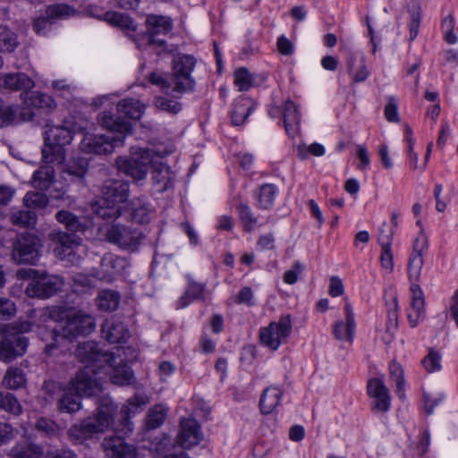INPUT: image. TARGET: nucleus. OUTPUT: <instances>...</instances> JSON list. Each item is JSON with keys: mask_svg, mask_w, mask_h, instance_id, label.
<instances>
[{"mask_svg": "<svg viewBox=\"0 0 458 458\" xmlns=\"http://www.w3.org/2000/svg\"><path fill=\"white\" fill-rule=\"evenodd\" d=\"M424 265L423 256L411 255L408 262L409 279L412 284H418Z\"/></svg>", "mask_w": 458, "mask_h": 458, "instance_id": "nucleus-51", "label": "nucleus"}, {"mask_svg": "<svg viewBox=\"0 0 458 458\" xmlns=\"http://www.w3.org/2000/svg\"><path fill=\"white\" fill-rule=\"evenodd\" d=\"M271 117H277L281 114L283 115L284 125L287 134L294 137L300 130L301 114L296 105L290 99H287L282 110L278 106H274L269 109Z\"/></svg>", "mask_w": 458, "mask_h": 458, "instance_id": "nucleus-19", "label": "nucleus"}, {"mask_svg": "<svg viewBox=\"0 0 458 458\" xmlns=\"http://www.w3.org/2000/svg\"><path fill=\"white\" fill-rule=\"evenodd\" d=\"M60 309H53L49 317L55 320L59 318ZM94 317L81 310H69L62 318L60 334L62 338L72 340L78 336H86L96 329Z\"/></svg>", "mask_w": 458, "mask_h": 458, "instance_id": "nucleus-3", "label": "nucleus"}, {"mask_svg": "<svg viewBox=\"0 0 458 458\" xmlns=\"http://www.w3.org/2000/svg\"><path fill=\"white\" fill-rule=\"evenodd\" d=\"M293 331L290 315L281 316L278 321H273L259 331V343L271 351H276L287 342Z\"/></svg>", "mask_w": 458, "mask_h": 458, "instance_id": "nucleus-7", "label": "nucleus"}, {"mask_svg": "<svg viewBox=\"0 0 458 458\" xmlns=\"http://www.w3.org/2000/svg\"><path fill=\"white\" fill-rule=\"evenodd\" d=\"M55 178L54 168L50 165H43L34 172L32 185L40 190H47Z\"/></svg>", "mask_w": 458, "mask_h": 458, "instance_id": "nucleus-37", "label": "nucleus"}, {"mask_svg": "<svg viewBox=\"0 0 458 458\" xmlns=\"http://www.w3.org/2000/svg\"><path fill=\"white\" fill-rule=\"evenodd\" d=\"M203 439L199 423L194 418H183L180 422V431L176 443L183 449L198 445Z\"/></svg>", "mask_w": 458, "mask_h": 458, "instance_id": "nucleus-18", "label": "nucleus"}, {"mask_svg": "<svg viewBox=\"0 0 458 458\" xmlns=\"http://www.w3.org/2000/svg\"><path fill=\"white\" fill-rule=\"evenodd\" d=\"M355 55H352L349 57L348 60V72L352 77V81L354 83H359L364 81L369 75V72L365 64L364 58L361 57L360 59V65L355 67L354 60Z\"/></svg>", "mask_w": 458, "mask_h": 458, "instance_id": "nucleus-45", "label": "nucleus"}, {"mask_svg": "<svg viewBox=\"0 0 458 458\" xmlns=\"http://www.w3.org/2000/svg\"><path fill=\"white\" fill-rule=\"evenodd\" d=\"M428 247V240L423 230H420L413 242L412 253L414 256H423L424 251Z\"/></svg>", "mask_w": 458, "mask_h": 458, "instance_id": "nucleus-60", "label": "nucleus"}, {"mask_svg": "<svg viewBox=\"0 0 458 458\" xmlns=\"http://www.w3.org/2000/svg\"><path fill=\"white\" fill-rule=\"evenodd\" d=\"M120 301V296L114 291H102L97 298V305L99 310L104 311H114L117 309Z\"/></svg>", "mask_w": 458, "mask_h": 458, "instance_id": "nucleus-42", "label": "nucleus"}, {"mask_svg": "<svg viewBox=\"0 0 458 458\" xmlns=\"http://www.w3.org/2000/svg\"><path fill=\"white\" fill-rule=\"evenodd\" d=\"M12 458H40L43 450L39 445L23 441L17 443L10 451Z\"/></svg>", "mask_w": 458, "mask_h": 458, "instance_id": "nucleus-33", "label": "nucleus"}, {"mask_svg": "<svg viewBox=\"0 0 458 458\" xmlns=\"http://www.w3.org/2000/svg\"><path fill=\"white\" fill-rule=\"evenodd\" d=\"M118 437H106L103 447L107 456L112 458H135L137 451L134 445L124 442L122 434Z\"/></svg>", "mask_w": 458, "mask_h": 458, "instance_id": "nucleus-24", "label": "nucleus"}, {"mask_svg": "<svg viewBox=\"0 0 458 458\" xmlns=\"http://www.w3.org/2000/svg\"><path fill=\"white\" fill-rule=\"evenodd\" d=\"M284 391L279 387L271 386L266 388L260 397L259 406L263 414H270L276 411L281 403Z\"/></svg>", "mask_w": 458, "mask_h": 458, "instance_id": "nucleus-30", "label": "nucleus"}, {"mask_svg": "<svg viewBox=\"0 0 458 458\" xmlns=\"http://www.w3.org/2000/svg\"><path fill=\"white\" fill-rule=\"evenodd\" d=\"M143 150H149L151 157H152V160L156 161L155 157L163 158L165 156L173 153L174 146L171 144H169V145L158 144L157 146H154L153 148H143Z\"/></svg>", "mask_w": 458, "mask_h": 458, "instance_id": "nucleus-63", "label": "nucleus"}, {"mask_svg": "<svg viewBox=\"0 0 458 458\" xmlns=\"http://www.w3.org/2000/svg\"><path fill=\"white\" fill-rule=\"evenodd\" d=\"M384 114L388 122L398 123L400 117L398 114L397 100L394 97L390 96L387 98V104L385 106Z\"/></svg>", "mask_w": 458, "mask_h": 458, "instance_id": "nucleus-57", "label": "nucleus"}, {"mask_svg": "<svg viewBox=\"0 0 458 458\" xmlns=\"http://www.w3.org/2000/svg\"><path fill=\"white\" fill-rule=\"evenodd\" d=\"M252 106L248 98H242L236 102L231 112L232 123L234 125L242 124L252 112Z\"/></svg>", "mask_w": 458, "mask_h": 458, "instance_id": "nucleus-39", "label": "nucleus"}, {"mask_svg": "<svg viewBox=\"0 0 458 458\" xmlns=\"http://www.w3.org/2000/svg\"><path fill=\"white\" fill-rule=\"evenodd\" d=\"M102 235L109 243L129 251L137 250L143 238L139 230L116 222L105 226L102 229Z\"/></svg>", "mask_w": 458, "mask_h": 458, "instance_id": "nucleus-5", "label": "nucleus"}, {"mask_svg": "<svg viewBox=\"0 0 458 458\" xmlns=\"http://www.w3.org/2000/svg\"><path fill=\"white\" fill-rule=\"evenodd\" d=\"M103 336L110 344H123L127 341L130 336L129 330L126 326L115 319H106L102 325Z\"/></svg>", "mask_w": 458, "mask_h": 458, "instance_id": "nucleus-27", "label": "nucleus"}, {"mask_svg": "<svg viewBox=\"0 0 458 458\" xmlns=\"http://www.w3.org/2000/svg\"><path fill=\"white\" fill-rule=\"evenodd\" d=\"M23 203L28 208L41 209L47 206L48 198L42 192L29 191L23 198Z\"/></svg>", "mask_w": 458, "mask_h": 458, "instance_id": "nucleus-49", "label": "nucleus"}, {"mask_svg": "<svg viewBox=\"0 0 458 458\" xmlns=\"http://www.w3.org/2000/svg\"><path fill=\"white\" fill-rule=\"evenodd\" d=\"M104 20L108 23L121 29L128 30H135L136 25L134 21L126 14L117 12H106Z\"/></svg>", "mask_w": 458, "mask_h": 458, "instance_id": "nucleus-43", "label": "nucleus"}, {"mask_svg": "<svg viewBox=\"0 0 458 458\" xmlns=\"http://www.w3.org/2000/svg\"><path fill=\"white\" fill-rule=\"evenodd\" d=\"M344 321H337L333 327V335L338 341L352 344L355 335L356 323L354 313L349 302L344 305Z\"/></svg>", "mask_w": 458, "mask_h": 458, "instance_id": "nucleus-22", "label": "nucleus"}, {"mask_svg": "<svg viewBox=\"0 0 458 458\" xmlns=\"http://www.w3.org/2000/svg\"><path fill=\"white\" fill-rule=\"evenodd\" d=\"M117 356L120 354L114 353V360L105 364L102 374H105L104 379L108 377L109 381L117 386L128 385L133 377L132 370L129 366L123 363V360L120 359L116 361Z\"/></svg>", "mask_w": 458, "mask_h": 458, "instance_id": "nucleus-20", "label": "nucleus"}, {"mask_svg": "<svg viewBox=\"0 0 458 458\" xmlns=\"http://www.w3.org/2000/svg\"><path fill=\"white\" fill-rule=\"evenodd\" d=\"M151 166L153 168L152 180L156 185H159L157 191L164 192L169 190L173 186L174 179V174L170 167L163 163H157V161H154Z\"/></svg>", "mask_w": 458, "mask_h": 458, "instance_id": "nucleus-29", "label": "nucleus"}, {"mask_svg": "<svg viewBox=\"0 0 458 458\" xmlns=\"http://www.w3.org/2000/svg\"><path fill=\"white\" fill-rule=\"evenodd\" d=\"M31 278L25 288V293L30 298L48 299L61 291L64 280L61 276L47 272L30 270Z\"/></svg>", "mask_w": 458, "mask_h": 458, "instance_id": "nucleus-6", "label": "nucleus"}, {"mask_svg": "<svg viewBox=\"0 0 458 458\" xmlns=\"http://www.w3.org/2000/svg\"><path fill=\"white\" fill-rule=\"evenodd\" d=\"M129 209L132 219L139 224H148L150 222L153 209L150 205L143 199H134L129 203Z\"/></svg>", "mask_w": 458, "mask_h": 458, "instance_id": "nucleus-31", "label": "nucleus"}, {"mask_svg": "<svg viewBox=\"0 0 458 458\" xmlns=\"http://www.w3.org/2000/svg\"><path fill=\"white\" fill-rule=\"evenodd\" d=\"M97 404L94 417H89L69 428L68 436L72 441L82 443L93 437L94 435L103 432L111 425L117 409L112 399L109 396H103L98 400Z\"/></svg>", "mask_w": 458, "mask_h": 458, "instance_id": "nucleus-1", "label": "nucleus"}, {"mask_svg": "<svg viewBox=\"0 0 458 458\" xmlns=\"http://www.w3.org/2000/svg\"><path fill=\"white\" fill-rule=\"evenodd\" d=\"M441 353L434 349H429L428 355L422 360V365L428 372L432 373L441 369Z\"/></svg>", "mask_w": 458, "mask_h": 458, "instance_id": "nucleus-53", "label": "nucleus"}, {"mask_svg": "<svg viewBox=\"0 0 458 458\" xmlns=\"http://www.w3.org/2000/svg\"><path fill=\"white\" fill-rule=\"evenodd\" d=\"M50 242L55 245L54 253L55 256L63 259L65 250H69L74 246L80 244L81 239L73 233H67L62 231L53 230L48 234Z\"/></svg>", "mask_w": 458, "mask_h": 458, "instance_id": "nucleus-26", "label": "nucleus"}, {"mask_svg": "<svg viewBox=\"0 0 458 458\" xmlns=\"http://www.w3.org/2000/svg\"><path fill=\"white\" fill-rule=\"evenodd\" d=\"M102 371L83 368L80 369L75 377L70 382V390L74 391L78 395H94L101 393L102 384L98 382L103 380Z\"/></svg>", "mask_w": 458, "mask_h": 458, "instance_id": "nucleus-12", "label": "nucleus"}, {"mask_svg": "<svg viewBox=\"0 0 458 458\" xmlns=\"http://www.w3.org/2000/svg\"><path fill=\"white\" fill-rule=\"evenodd\" d=\"M28 339L14 330H4L0 338V360L10 362L25 353Z\"/></svg>", "mask_w": 458, "mask_h": 458, "instance_id": "nucleus-14", "label": "nucleus"}, {"mask_svg": "<svg viewBox=\"0 0 458 458\" xmlns=\"http://www.w3.org/2000/svg\"><path fill=\"white\" fill-rule=\"evenodd\" d=\"M147 37L148 44L160 47L161 51L165 47V40L159 38L172 30L173 25L169 17L148 14L146 18Z\"/></svg>", "mask_w": 458, "mask_h": 458, "instance_id": "nucleus-15", "label": "nucleus"}, {"mask_svg": "<svg viewBox=\"0 0 458 458\" xmlns=\"http://www.w3.org/2000/svg\"><path fill=\"white\" fill-rule=\"evenodd\" d=\"M13 225L26 227L33 226L37 221V216L32 210H14L10 215Z\"/></svg>", "mask_w": 458, "mask_h": 458, "instance_id": "nucleus-44", "label": "nucleus"}, {"mask_svg": "<svg viewBox=\"0 0 458 458\" xmlns=\"http://www.w3.org/2000/svg\"><path fill=\"white\" fill-rule=\"evenodd\" d=\"M411 291L412 298L411 305L407 310V318L410 327L414 328L426 318L425 299L419 284H411Z\"/></svg>", "mask_w": 458, "mask_h": 458, "instance_id": "nucleus-21", "label": "nucleus"}, {"mask_svg": "<svg viewBox=\"0 0 458 458\" xmlns=\"http://www.w3.org/2000/svg\"><path fill=\"white\" fill-rule=\"evenodd\" d=\"M128 196L129 185L125 182L107 181L103 187V197L91 203V211L103 219L116 220Z\"/></svg>", "mask_w": 458, "mask_h": 458, "instance_id": "nucleus-2", "label": "nucleus"}, {"mask_svg": "<svg viewBox=\"0 0 458 458\" xmlns=\"http://www.w3.org/2000/svg\"><path fill=\"white\" fill-rule=\"evenodd\" d=\"M123 145V136L87 133L80 142V148L86 154L104 155L112 153L115 148Z\"/></svg>", "mask_w": 458, "mask_h": 458, "instance_id": "nucleus-13", "label": "nucleus"}, {"mask_svg": "<svg viewBox=\"0 0 458 458\" xmlns=\"http://www.w3.org/2000/svg\"><path fill=\"white\" fill-rule=\"evenodd\" d=\"M166 418V410L157 404L151 408L146 418V427L148 429H155L160 427Z\"/></svg>", "mask_w": 458, "mask_h": 458, "instance_id": "nucleus-46", "label": "nucleus"}, {"mask_svg": "<svg viewBox=\"0 0 458 458\" xmlns=\"http://www.w3.org/2000/svg\"><path fill=\"white\" fill-rule=\"evenodd\" d=\"M76 357L85 364L84 368L102 371L106 363L114 360V352H102L95 342H83L78 344Z\"/></svg>", "mask_w": 458, "mask_h": 458, "instance_id": "nucleus-11", "label": "nucleus"}, {"mask_svg": "<svg viewBox=\"0 0 458 458\" xmlns=\"http://www.w3.org/2000/svg\"><path fill=\"white\" fill-rule=\"evenodd\" d=\"M368 394L374 399L373 409L386 411L390 408L391 398L388 388L380 378H372L368 382Z\"/></svg>", "mask_w": 458, "mask_h": 458, "instance_id": "nucleus-23", "label": "nucleus"}, {"mask_svg": "<svg viewBox=\"0 0 458 458\" xmlns=\"http://www.w3.org/2000/svg\"><path fill=\"white\" fill-rule=\"evenodd\" d=\"M98 121L101 126L109 130L110 134L114 136H123V143L127 135L131 133V123L129 121L114 118L110 113L103 112L98 115Z\"/></svg>", "mask_w": 458, "mask_h": 458, "instance_id": "nucleus-25", "label": "nucleus"}, {"mask_svg": "<svg viewBox=\"0 0 458 458\" xmlns=\"http://www.w3.org/2000/svg\"><path fill=\"white\" fill-rule=\"evenodd\" d=\"M234 84L240 91H246L253 84V77L246 68H240L234 72Z\"/></svg>", "mask_w": 458, "mask_h": 458, "instance_id": "nucleus-52", "label": "nucleus"}, {"mask_svg": "<svg viewBox=\"0 0 458 458\" xmlns=\"http://www.w3.org/2000/svg\"><path fill=\"white\" fill-rule=\"evenodd\" d=\"M73 13L74 10L64 4L50 5L46 11V14L51 19H64L73 15Z\"/></svg>", "mask_w": 458, "mask_h": 458, "instance_id": "nucleus-56", "label": "nucleus"}, {"mask_svg": "<svg viewBox=\"0 0 458 458\" xmlns=\"http://www.w3.org/2000/svg\"><path fill=\"white\" fill-rule=\"evenodd\" d=\"M148 80L152 84L158 86L165 92H168L170 89H173L172 77L170 81H168L162 73L153 72L149 74Z\"/></svg>", "mask_w": 458, "mask_h": 458, "instance_id": "nucleus-61", "label": "nucleus"}, {"mask_svg": "<svg viewBox=\"0 0 458 458\" xmlns=\"http://www.w3.org/2000/svg\"><path fill=\"white\" fill-rule=\"evenodd\" d=\"M154 163L149 150L132 148L130 158L119 157L115 160L117 169L136 181L146 177L150 165Z\"/></svg>", "mask_w": 458, "mask_h": 458, "instance_id": "nucleus-9", "label": "nucleus"}, {"mask_svg": "<svg viewBox=\"0 0 458 458\" xmlns=\"http://www.w3.org/2000/svg\"><path fill=\"white\" fill-rule=\"evenodd\" d=\"M156 106L164 111L171 114H177L182 109V105L171 99L158 98L156 99Z\"/></svg>", "mask_w": 458, "mask_h": 458, "instance_id": "nucleus-62", "label": "nucleus"}, {"mask_svg": "<svg viewBox=\"0 0 458 458\" xmlns=\"http://www.w3.org/2000/svg\"><path fill=\"white\" fill-rule=\"evenodd\" d=\"M37 334L43 342L50 341V343L46 344L44 352L48 356L53 355L58 349L59 338H62L60 331L51 329L48 327H38Z\"/></svg>", "mask_w": 458, "mask_h": 458, "instance_id": "nucleus-34", "label": "nucleus"}, {"mask_svg": "<svg viewBox=\"0 0 458 458\" xmlns=\"http://www.w3.org/2000/svg\"><path fill=\"white\" fill-rule=\"evenodd\" d=\"M148 398L144 395H134L128 399L127 403L122 407L121 419L115 426L114 431L123 436H128L133 430V423L131 417L142 411L147 404Z\"/></svg>", "mask_w": 458, "mask_h": 458, "instance_id": "nucleus-16", "label": "nucleus"}, {"mask_svg": "<svg viewBox=\"0 0 458 458\" xmlns=\"http://www.w3.org/2000/svg\"><path fill=\"white\" fill-rule=\"evenodd\" d=\"M33 86V81L23 72L0 73V89L24 90Z\"/></svg>", "mask_w": 458, "mask_h": 458, "instance_id": "nucleus-28", "label": "nucleus"}, {"mask_svg": "<svg viewBox=\"0 0 458 458\" xmlns=\"http://www.w3.org/2000/svg\"><path fill=\"white\" fill-rule=\"evenodd\" d=\"M0 409L14 415L21 412V406L17 398L10 393L0 392Z\"/></svg>", "mask_w": 458, "mask_h": 458, "instance_id": "nucleus-50", "label": "nucleus"}, {"mask_svg": "<svg viewBox=\"0 0 458 458\" xmlns=\"http://www.w3.org/2000/svg\"><path fill=\"white\" fill-rule=\"evenodd\" d=\"M195 64V59L188 55H180L174 58L171 75L174 92L185 93L193 89L195 82L191 72Z\"/></svg>", "mask_w": 458, "mask_h": 458, "instance_id": "nucleus-10", "label": "nucleus"}, {"mask_svg": "<svg viewBox=\"0 0 458 458\" xmlns=\"http://www.w3.org/2000/svg\"><path fill=\"white\" fill-rule=\"evenodd\" d=\"M15 313L16 306L14 302L6 298H0V319H10Z\"/></svg>", "mask_w": 458, "mask_h": 458, "instance_id": "nucleus-59", "label": "nucleus"}, {"mask_svg": "<svg viewBox=\"0 0 458 458\" xmlns=\"http://www.w3.org/2000/svg\"><path fill=\"white\" fill-rule=\"evenodd\" d=\"M18 46L17 35L7 26L0 25V52L12 53Z\"/></svg>", "mask_w": 458, "mask_h": 458, "instance_id": "nucleus-40", "label": "nucleus"}, {"mask_svg": "<svg viewBox=\"0 0 458 458\" xmlns=\"http://www.w3.org/2000/svg\"><path fill=\"white\" fill-rule=\"evenodd\" d=\"M145 111V106L137 99L125 98L117 104V112L130 119H140Z\"/></svg>", "mask_w": 458, "mask_h": 458, "instance_id": "nucleus-32", "label": "nucleus"}, {"mask_svg": "<svg viewBox=\"0 0 458 458\" xmlns=\"http://www.w3.org/2000/svg\"><path fill=\"white\" fill-rule=\"evenodd\" d=\"M88 170V161L85 158H72L65 165L64 171L71 176L82 179Z\"/></svg>", "mask_w": 458, "mask_h": 458, "instance_id": "nucleus-47", "label": "nucleus"}, {"mask_svg": "<svg viewBox=\"0 0 458 458\" xmlns=\"http://www.w3.org/2000/svg\"><path fill=\"white\" fill-rule=\"evenodd\" d=\"M26 384L25 374L17 367H9L4 376L3 385L6 388L16 390Z\"/></svg>", "mask_w": 458, "mask_h": 458, "instance_id": "nucleus-38", "label": "nucleus"}, {"mask_svg": "<svg viewBox=\"0 0 458 458\" xmlns=\"http://www.w3.org/2000/svg\"><path fill=\"white\" fill-rule=\"evenodd\" d=\"M81 395L63 393L57 402L58 410L62 412L73 413L81 409Z\"/></svg>", "mask_w": 458, "mask_h": 458, "instance_id": "nucleus-41", "label": "nucleus"}, {"mask_svg": "<svg viewBox=\"0 0 458 458\" xmlns=\"http://www.w3.org/2000/svg\"><path fill=\"white\" fill-rule=\"evenodd\" d=\"M45 131L42 160L46 164H63L65 159L64 146L72 140V132L64 125L48 126Z\"/></svg>", "mask_w": 458, "mask_h": 458, "instance_id": "nucleus-4", "label": "nucleus"}, {"mask_svg": "<svg viewBox=\"0 0 458 458\" xmlns=\"http://www.w3.org/2000/svg\"><path fill=\"white\" fill-rule=\"evenodd\" d=\"M394 236L393 228L389 227V225L385 222L382 224L379 228V233L377 237V242L380 244L381 248H387L392 245Z\"/></svg>", "mask_w": 458, "mask_h": 458, "instance_id": "nucleus-58", "label": "nucleus"}, {"mask_svg": "<svg viewBox=\"0 0 458 458\" xmlns=\"http://www.w3.org/2000/svg\"><path fill=\"white\" fill-rule=\"evenodd\" d=\"M56 220L64 224L67 230L71 232H79L83 230V225L80 223L78 217L67 210H61L55 215Z\"/></svg>", "mask_w": 458, "mask_h": 458, "instance_id": "nucleus-48", "label": "nucleus"}, {"mask_svg": "<svg viewBox=\"0 0 458 458\" xmlns=\"http://www.w3.org/2000/svg\"><path fill=\"white\" fill-rule=\"evenodd\" d=\"M276 193L277 188L276 185L271 183L263 184L256 195L257 207L262 209L270 208L275 202Z\"/></svg>", "mask_w": 458, "mask_h": 458, "instance_id": "nucleus-36", "label": "nucleus"}, {"mask_svg": "<svg viewBox=\"0 0 458 458\" xmlns=\"http://www.w3.org/2000/svg\"><path fill=\"white\" fill-rule=\"evenodd\" d=\"M237 209L244 229L248 232L252 231L257 224V218L254 216L250 208L247 204L242 203L238 206Z\"/></svg>", "mask_w": 458, "mask_h": 458, "instance_id": "nucleus-55", "label": "nucleus"}, {"mask_svg": "<svg viewBox=\"0 0 458 458\" xmlns=\"http://www.w3.org/2000/svg\"><path fill=\"white\" fill-rule=\"evenodd\" d=\"M21 96H24L26 106L30 107L51 109L55 106V101L50 96L38 91L25 92Z\"/></svg>", "mask_w": 458, "mask_h": 458, "instance_id": "nucleus-35", "label": "nucleus"}, {"mask_svg": "<svg viewBox=\"0 0 458 458\" xmlns=\"http://www.w3.org/2000/svg\"><path fill=\"white\" fill-rule=\"evenodd\" d=\"M128 265L126 259L113 253H106L101 259L95 276L102 281L112 282L125 270Z\"/></svg>", "mask_w": 458, "mask_h": 458, "instance_id": "nucleus-17", "label": "nucleus"}, {"mask_svg": "<svg viewBox=\"0 0 458 458\" xmlns=\"http://www.w3.org/2000/svg\"><path fill=\"white\" fill-rule=\"evenodd\" d=\"M41 240L33 233H20L13 242L12 259L17 264L35 265L40 257Z\"/></svg>", "mask_w": 458, "mask_h": 458, "instance_id": "nucleus-8", "label": "nucleus"}, {"mask_svg": "<svg viewBox=\"0 0 458 458\" xmlns=\"http://www.w3.org/2000/svg\"><path fill=\"white\" fill-rule=\"evenodd\" d=\"M304 266L300 261H295L293 269L286 271L284 275V281L286 284H293L298 280L299 275L303 271Z\"/></svg>", "mask_w": 458, "mask_h": 458, "instance_id": "nucleus-64", "label": "nucleus"}, {"mask_svg": "<svg viewBox=\"0 0 458 458\" xmlns=\"http://www.w3.org/2000/svg\"><path fill=\"white\" fill-rule=\"evenodd\" d=\"M390 377L395 382L396 394L400 398L404 396L403 389V370L400 364L396 362H391L389 366Z\"/></svg>", "mask_w": 458, "mask_h": 458, "instance_id": "nucleus-54", "label": "nucleus"}]
</instances>
